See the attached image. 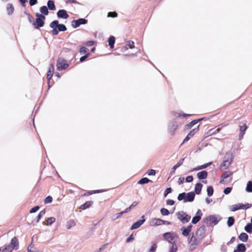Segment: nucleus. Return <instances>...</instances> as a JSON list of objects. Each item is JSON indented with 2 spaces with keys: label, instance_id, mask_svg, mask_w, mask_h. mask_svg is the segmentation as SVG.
I'll use <instances>...</instances> for the list:
<instances>
[{
  "label": "nucleus",
  "instance_id": "obj_6",
  "mask_svg": "<svg viewBox=\"0 0 252 252\" xmlns=\"http://www.w3.org/2000/svg\"><path fill=\"white\" fill-rule=\"evenodd\" d=\"M177 128L178 125L176 122L172 121L169 123L168 126V130L171 135H174L175 131Z\"/></svg>",
  "mask_w": 252,
  "mask_h": 252
},
{
  "label": "nucleus",
  "instance_id": "obj_23",
  "mask_svg": "<svg viewBox=\"0 0 252 252\" xmlns=\"http://www.w3.org/2000/svg\"><path fill=\"white\" fill-rule=\"evenodd\" d=\"M243 204L238 203L237 204H234L230 206V210L231 211H236L237 210L242 209L243 208Z\"/></svg>",
  "mask_w": 252,
  "mask_h": 252
},
{
  "label": "nucleus",
  "instance_id": "obj_48",
  "mask_svg": "<svg viewBox=\"0 0 252 252\" xmlns=\"http://www.w3.org/2000/svg\"><path fill=\"white\" fill-rule=\"evenodd\" d=\"M172 189L170 187L167 188L164 192V196L166 197L169 193L172 192Z\"/></svg>",
  "mask_w": 252,
  "mask_h": 252
},
{
  "label": "nucleus",
  "instance_id": "obj_38",
  "mask_svg": "<svg viewBox=\"0 0 252 252\" xmlns=\"http://www.w3.org/2000/svg\"><path fill=\"white\" fill-rule=\"evenodd\" d=\"M55 220L56 219L54 217H50L47 219L46 223L44 224L47 225H50L53 223Z\"/></svg>",
  "mask_w": 252,
  "mask_h": 252
},
{
  "label": "nucleus",
  "instance_id": "obj_35",
  "mask_svg": "<svg viewBox=\"0 0 252 252\" xmlns=\"http://www.w3.org/2000/svg\"><path fill=\"white\" fill-rule=\"evenodd\" d=\"M150 182H151V181L149 180L148 178H143L138 181V184L140 185H143L145 184H147Z\"/></svg>",
  "mask_w": 252,
  "mask_h": 252
},
{
  "label": "nucleus",
  "instance_id": "obj_44",
  "mask_svg": "<svg viewBox=\"0 0 252 252\" xmlns=\"http://www.w3.org/2000/svg\"><path fill=\"white\" fill-rule=\"evenodd\" d=\"M103 191H104V190H102V189L94 190H92L91 191L87 192L85 194V195L92 194L96 193H100V192H102Z\"/></svg>",
  "mask_w": 252,
  "mask_h": 252
},
{
  "label": "nucleus",
  "instance_id": "obj_61",
  "mask_svg": "<svg viewBox=\"0 0 252 252\" xmlns=\"http://www.w3.org/2000/svg\"><path fill=\"white\" fill-rule=\"evenodd\" d=\"M212 164V162H210L205 164H204L203 165H202V169H205L208 167L209 166L211 165Z\"/></svg>",
  "mask_w": 252,
  "mask_h": 252
},
{
  "label": "nucleus",
  "instance_id": "obj_63",
  "mask_svg": "<svg viewBox=\"0 0 252 252\" xmlns=\"http://www.w3.org/2000/svg\"><path fill=\"white\" fill-rule=\"evenodd\" d=\"M94 41H89L85 43V45L87 46H92L94 44Z\"/></svg>",
  "mask_w": 252,
  "mask_h": 252
},
{
  "label": "nucleus",
  "instance_id": "obj_56",
  "mask_svg": "<svg viewBox=\"0 0 252 252\" xmlns=\"http://www.w3.org/2000/svg\"><path fill=\"white\" fill-rule=\"evenodd\" d=\"M156 170L154 169L149 170L147 172L148 175L149 176L155 175L156 174Z\"/></svg>",
  "mask_w": 252,
  "mask_h": 252
},
{
  "label": "nucleus",
  "instance_id": "obj_62",
  "mask_svg": "<svg viewBox=\"0 0 252 252\" xmlns=\"http://www.w3.org/2000/svg\"><path fill=\"white\" fill-rule=\"evenodd\" d=\"M220 250L222 252H226L227 251V247L225 245H223L221 247Z\"/></svg>",
  "mask_w": 252,
  "mask_h": 252
},
{
  "label": "nucleus",
  "instance_id": "obj_57",
  "mask_svg": "<svg viewBox=\"0 0 252 252\" xmlns=\"http://www.w3.org/2000/svg\"><path fill=\"white\" fill-rule=\"evenodd\" d=\"M53 30L51 31V32L53 35H57L59 33V31L57 28H52Z\"/></svg>",
  "mask_w": 252,
  "mask_h": 252
},
{
  "label": "nucleus",
  "instance_id": "obj_1",
  "mask_svg": "<svg viewBox=\"0 0 252 252\" xmlns=\"http://www.w3.org/2000/svg\"><path fill=\"white\" fill-rule=\"evenodd\" d=\"M224 160L220 166L221 170L226 169L232 163L233 161V155L230 153H227L225 154Z\"/></svg>",
  "mask_w": 252,
  "mask_h": 252
},
{
  "label": "nucleus",
  "instance_id": "obj_8",
  "mask_svg": "<svg viewBox=\"0 0 252 252\" xmlns=\"http://www.w3.org/2000/svg\"><path fill=\"white\" fill-rule=\"evenodd\" d=\"M87 23V20L83 19V18H80L78 20H74L72 21L71 22V26L74 28H76L78 27H79L81 25H84Z\"/></svg>",
  "mask_w": 252,
  "mask_h": 252
},
{
  "label": "nucleus",
  "instance_id": "obj_51",
  "mask_svg": "<svg viewBox=\"0 0 252 252\" xmlns=\"http://www.w3.org/2000/svg\"><path fill=\"white\" fill-rule=\"evenodd\" d=\"M157 245L156 244H154L151 246L148 252H155L156 251Z\"/></svg>",
  "mask_w": 252,
  "mask_h": 252
},
{
  "label": "nucleus",
  "instance_id": "obj_29",
  "mask_svg": "<svg viewBox=\"0 0 252 252\" xmlns=\"http://www.w3.org/2000/svg\"><path fill=\"white\" fill-rule=\"evenodd\" d=\"M48 9L51 10H54L56 9V6L53 1L49 0L47 2Z\"/></svg>",
  "mask_w": 252,
  "mask_h": 252
},
{
  "label": "nucleus",
  "instance_id": "obj_7",
  "mask_svg": "<svg viewBox=\"0 0 252 252\" xmlns=\"http://www.w3.org/2000/svg\"><path fill=\"white\" fill-rule=\"evenodd\" d=\"M176 236V234L173 232H166L163 234L164 239L170 243H173Z\"/></svg>",
  "mask_w": 252,
  "mask_h": 252
},
{
  "label": "nucleus",
  "instance_id": "obj_13",
  "mask_svg": "<svg viewBox=\"0 0 252 252\" xmlns=\"http://www.w3.org/2000/svg\"><path fill=\"white\" fill-rule=\"evenodd\" d=\"M195 195V193L193 191H190L186 193V196L185 198L184 203L192 202L194 199Z\"/></svg>",
  "mask_w": 252,
  "mask_h": 252
},
{
  "label": "nucleus",
  "instance_id": "obj_50",
  "mask_svg": "<svg viewBox=\"0 0 252 252\" xmlns=\"http://www.w3.org/2000/svg\"><path fill=\"white\" fill-rule=\"evenodd\" d=\"M52 200H53V198L51 196H48L45 199L44 203L46 204L50 203L52 202Z\"/></svg>",
  "mask_w": 252,
  "mask_h": 252
},
{
  "label": "nucleus",
  "instance_id": "obj_18",
  "mask_svg": "<svg viewBox=\"0 0 252 252\" xmlns=\"http://www.w3.org/2000/svg\"><path fill=\"white\" fill-rule=\"evenodd\" d=\"M192 225L190 224L187 227H182L181 230L182 231V235L184 236H187L189 235L191 230Z\"/></svg>",
  "mask_w": 252,
  "mask_h": 252
},
{
  "label": "nucleus",
  "instance_id": "obj_16",
  "mask_svg": "<svg viewBox=\"0 0 252 252\" xmlns=\"http://www.w3.org/2000/svg\"><path fill=\"white\" fill-rule=\"evenodd\" d=\"M206 227L205 225H202L197 230L196 232V236L202 239L205 233Z\"/></svg>",
  "mask_w": 252,
  "mask_h": 252
},
{
  "label": "nucleus",
  "instance_id": "obj_52",
  "mask_svg": "<svg viewBox=\"0 0 252 252\" xmlns=\"http://www.w3.org/2000/svg\"><path fill=\"white\" fill-rule=\"evenodd\" d=\"M177 247L175 244H173L172 247L170 249L169 252H176Z\"/></svg>",
  "mask_w": 252,
  "mask_h": 252
},
{
  "label": "nucleus",
  "instance_id": "obj_49",
  "mask_svg": "<svg viewBox=\"0 0 252 252\" xmlns=\"http://www.w3.org/2000/svg\"><path fill=\"white\" fill-rule=\"evenodd\" d=\"M90 55H91V54L90 53H88L86 55L81 57L80 58V62L81 63L84 62L86 60V59L87 58H88Z\"/></svg>",
  "mask_w": 252,
  "mask_h": 252
},
{
  "label": "nucleus",
  "instance_id": "obj_43",
  "mask_svg": "<svg viewBox=\"0 0 252 252\" xmlns=\"http://www.w3.org/2000/svg\"><path fill=\"white\" fill-rule=\"evenodd\" d=\"M160 213L163 216H168L170 214L169 211L164 208L160 209Z\"/></svg>",
  "mask_w": 252,
  "mask_h": 252
},
{
  "label": "nucleus",
  "instance_id": "obj_42",
  "mask_svg": "<svg viewBox=\"0 0 252 252\" xmlns=\"http://www.w3.org/2000/svg\"><path fill=\"white\" fill-rule=\"evenodd\" d=\"M247 128V126L246 124H243V126H241L240 127V131L241 132V134H242V136H243L245 131Z\"/></svg>",
  "mask_w": 252,
  "mask_h": 252
},
{
  "label": "nucleus",
  "instance_id": "obj_46",
  "mask_svg": "<svg viewBox=\"0 0 252 252\" xmlns=\"http://www.w3.org/2000/svg\"><path fill=\"white\" fill-rule=\"evenodd\" d=\"M134 42L131 40H129V41H127L126 44V45L127 46H128L130 49L134 48Z\"/></svg>",
  "mask_w": 252,
  "mask_h": 252
},
{
  "label": "nucleus",
  "instance_id": "obj_45",
  "mask_svg": "<svg viewBox=\"0 0 252 252\" xmlns=\"http://www.w3.org/2000/svg\"><path fill=\"white\" fill-rule=\"evenodd\" d=\"M89 51V50L87 48L85 47H82L80 48L79 52L81 54H83L85 53H88V52Z\"/></svg>",
  "mask_w": 252,
  "mask_h": 252
},
{
  "label": "nucleus",
  "instance_id": "obj_20",
  "mask_svg": "<svg viewBox=\"0 0 252 252\" xmlns=\"http://www.w3.org/2000/svg\"><path fill=\"white\" fill-rule=\"evenodd\" d=\"M208 172L205 170H203L197 173V177L199 180H204L207 178Z\"/></svg>",
  "mask_w": 252,
  "mask_h": 252
},
{
  "label": "nucleus",
  "instance_id": "obj_47",
  "mask_svg": "<svg viewBox=\"0 0 252 252\" xmlns=\"http://www.w3.org/2000/svg\"><path fill=\"white\" fill-rule=\"evenodd\" d=\"M75 222L73 220H70L68 222V224H67V226H66L67 229H70V228L72 226H75Z\"/></svg>",
  "mask_w": 252,
  "mask_h": 252
},
{
  "label": "nucleus",
  "instance_id": "obj_21",
  "mask_svg": "<svg viewBox=\"0 0 252 252\" xmlns=\"http://www.w3.org/2000/svg\"><path fill=\"white\" fill-rule=\"evenodd\" d=\"M162 220L160 219H153L151 221L152 226H158L162 224Z\"/></svg>",
  "mask_w": 252,
  "mask_h": 252
},
{
  "label": "nucleus",
  "instance_id": "obj_60",
  "mask_svg": "<svg viewBox=\"0 0 252 252\" xmlns=\"http://www.w3.org/2000/svg\"><path fill=\"white\" fill-rule=\"evenodd\" d=\"M184 180H185L184 177H180L178 179V181L179 185H181L182 184H183L184 182Z\"/></svg>",
  "mask_w": 252,
  "mask_h": 252
},
{
  "label": "nucleus",
  "instance_id": "obj_5",
  "mask_svg": "<svg viewBox=\"0 0 252 252\" xmlns=\"http://www.w3.org/2000/svg\"><path fill=\"white\" fill-rule=\"evenodd\" d=\"M68 66V64L66 63V61L59 59L57 63V68L59 71H61L66 69Z\"/></svg>",
  "mask_w": 252,
  "mask_h": 252
},
{
  "label": "nucleus",
  "instance_id": "obj_32",
  "mask_svg": "<svg viewBox=\"0 0 252 252\" xmlns=\"http://www.w3.org/2000/svg\"><path fill=\"white\" fill-rule=\"evenodd\" d=\"M237 250L241 252H245L246 251V246L244 244H239L237 245Z\"/></svg>",
  "mask_w": 252,
  "mask_h": 252
},
{
  "label": "nucleus",
  "instance_id": "obj_34",
  "mask_svg": "<svg viewBox=\"0 0 252 252\" xmlns=\"http://www.w3.org/2000/svg\"><path fill=\"white\" fill-rule=\"evenodd\" d=\"M245 230L249 233H251L252 232V223H248L245 226Z\"/></svg>",
  "mask_w": 252,
  "mask_h": 252
},
{
  "label": "nucleus",
  "instance_id": "obj_55",
  "mask_svg": "<svg viewBox=\"0 0 252 252\" xmlns=\"http://www.w3.org/2000/svg\"><path fill=\"white\" fill-rule=\"evenodd\" d=\"M117 13L116 12H109L108 13V17H116L117 16Z\"/></svg>",
  "mask_w": 252,
  "mask_h": 252
},
{
  "label": "nucleus",
  "instance_id": "obj_37",
  "mask_svg": "<svg viewBox=\"0 0 252 252\" xmlns=\"http://www.w3.org/2000/svg\"><path fill=\"white\" fill-rule=\"evenodd\" d=\"M207 195L209 196H211L213 195L214 193V189L212 186H208L207 188Z\"/></svg>",
  "mask_w": 252,
  "mask_h": 252
},
{
  "label": "nucleus",
  "instance_id": "obj_54",
  "mask_svg": "<svg viewBox=\"0 0 252 252\" xmlns=\"http://www.w3.org/2000/svg\"><path fill=\"white\" fill-rule=\"evenodd\" d=\"M232 190V188L230 187H227L223 190V193L225 194H228L230 193Z\"/></svg>",
  "mask_w": 252,
  "mask_h": 252
},
{
  "label": "nucleus",
  "instance_id": "obj_31",
  "mask_svg": "<svg viewBox=\"0 0 252 252\" xmlns=\"http://www.w3.org/2000/svg\"><path fill=\"white\" fill-rule=\"evenodd\" d=\"M235 222V219L233 217H229L228 218V220L227 221V225L228 227L232 226Z\"/></svg>",
  "mask_w": 252,
  "mask_h": 252
},
{
  "label": "nucleus",
  "instance_id": "obj_59",
  "mask_svg": "<svg viewBox=\"0 0 252 252\" xmlns=\"http://www.w3.org/2000/svg\"><path fill=\"white\" fill-rule=\"evenodd\" d=\"M193 180V178L192 176H189L186 178V181L187 182H191Z\"/></svg>",
  "mask_w": 252,
  "mask_h": 252
},
{
  "label": "nucleus",
  "instance_id": "obj_24",
  "mask_svg": "<svg viewBox=\"0 0 252 252\" xmlns=\"http://www.w3.org/2000/svg\"><path fill=\"white\" fill-rule=\"evenodd\" d=\"M201 120H202V119H199L197 120H195L192 121L191 122L189 123L188 124L186 125V128L188 129H190L194 125H195L197 123L200 122Z\"/></svg>",
  "mask_w": 252,
  "mask_h": 252
},
{
  "label": "nucleus",
  "instance_id": "obj_9",
  "mask_svg": "<svg viewBox=\"0 0 252 252\" xmlns=\"http://www.w3.org/2000/svg\"><path fill=\"white\" fill-rule=\"evenodd\" d=\"M199 130V126H198L197 127L194 128L192 130H191L187 135V136L185 137L184 139L183 143H182L181 145H183L184 143H186L188 142L192 137L193 136V135L197 133Z\"/></svg>",
  "mask_w": 252,
  "mask_h": 252
},
{
  "label": "nucleus",
  "instance_id": "obj_28",
  "mask_svg": "<svg viewBox=\"0 0 252 252\" xmlns=\"http://www.w3.org/2000/svg\"><path fill=\"white\" fill-rule=\"evenodd\" d=\"M115 42V38L114 36H110L108 39L109 45L111 49H113L114 47Z\"/></svg>",
  "mask_w": 252,
  "mask_h": 252
},
{
  "label": "nucleus",
  "instance_id": "obj_39",
  "mask_svg": "<svg viewBox=\"0 0 252 252\" xmlns=\"http://www.w3.org/2000/svg\"><path fill=\"white\" fill-rule=\"evenodd\" d=\"M186 196V192H182L180 193L177 199L179 201H182L183 200V202L184 203L185 198Z\"/></svg>",
  "mask_w": 252,
  "mask_h": 252
},
{
  "label": "nucleus",
  "instance_id": "obj_11",
  "mask_svg": "<svg viewBox=\"0 0 252 252\" xmlns=\"http://www.w3.org/2000/svg\"><path fill=\"white\" fill-rule=\"evenodd\" d=\"M203 214L200 209H198L196 213L195 216L193 217L192 219V223L193 224H196L201 220Z\"/></svg>",
  "mask_w": 252,
  "mask_h": 252
},
{
  "label": "nucleus",
  "instance_id": "obj_12",
  "mask_svg": "<svg viewBox=\"0 0 252 252\" xmlns=\"http://www.w3.org/2000/svg\"><path fill=\"white\" fill-rule=\"evenodd\" d=\"M144 218V216H142L141 219L134 223L130 228L131 230H134L139 228L145 222V219Z\"/></svg>",
  "mask_w": 252,
  "mask_h": 252
},
{
  "label": "nucleus",
  "instance_id": "obj_64",
  "mask_svg": "<svg viewBox=\"0 0 252 252\" xmlns=\"http://www.w3.org/2000/svg\"><path fill=\"white\" fill-rule=\"evenodd\" d=\"M134 239V238L133 237V235H131L130 236H129L127 239H126V242L127 243H129L130 242H131Z\"/></svg>",
  "mask_w": 252,
  "mask_h": 252
},
{
  "label": "nucleus",
  "instance_id": "obj_10",
  "mask_svg": "<svg viewBox=\"0 0 252 252\" xmlns=\"http://www.w3.org/2000/svg\"><path fill=\"white\" fill-rule=\"evenodd\" d=\"M45 20V18L43 19L41 18H36L35 22H33V25L34 26V28L35 29H38L41 27H42L44 24V21Z\"/></svg>",
  "mask_w": 252,
  "mask_h": 252
},
{
  "label": "nucleus",
  "instance_id": "obj_4",
  "mask_svg": "<svg viewBox=\"0 0 252 252\" xmlns=\"http://www.w3.org/2000/svg\"><path fill=\"white\" fill-rule=\"evenodd\" d=\"M50 28H57L59 32H64L67 29L65 26L62 24H59L58 21L55 20L50 24Z\"/></svg>",
  "mask_w": 252,
  "mask_h": 252
},
{
  "label": "nucleus",
  "instance_id": "obj_40",
  "mask_svg": "<svg viewBox=\"0 0 252 252\" xmlns=\"http://www.w3.org/2000/svg\"><path fill=\"white\" fill-rule=\"evenodd\" d=\"M201 240V239H200L197 236L196 237L194 236V239L192 240L191 244H193V245L197 246L199 244V243L200 242Z\"/></svg>",
  "mask_w": 252,
  "mask_h": 252
},
{
  "label": "nucleus",
  "instance_id": "obj_19",
  "mask_svg": "<svg viewBox=\"0 0 252 252\" xmlns=\"http://www.w3.org/2000/svg\"><path fill=\"white\" fill-rule=\"evenodd\" d=\"M54 72V68L53 64H51L49 67V69L48 70L47 78L48 81L49 82L50 79L53 76V73Z\"/></svg>",
  "mask_w": 252,
  "mask_h": 252
},
{
  "label": "nucleus",
  "instance_id": "obj_25",
  "mask_svg": "<svg viewBox=\"0 0 252 252\" xmlns=\"http://www.w3.org/2000/svg\"><path fill=\"white\" fill-rule=\"evenodd\" d=\"M239 239L243 242H246L248 240V235L246 233H241L238 236Z\"/></svg>",
  "mask_w": 252,
  "mask_h": 252
},
{
  "label": "nucleus",
  "instance_id": "obj_14",
  "mask_svg": "<svg viewBox=\"0 0 252 252\" xmlns=\"http://www.w3.org/2000/svg\"><path fill=\"white\" fill-rule=\"evenodd\" d=\"M207 221H210V224L216 225L220 219H218L217 217L215 215H210L206 218Z\"/></svg>",
  "mask_w": 252,
  "mask_h": 252
},
{
  "label": "nucleus",
  "instance_id": "obj_33",
  "mask_svg": "<svg viewBox=\"0 0 252 252\" xmlns=\"http://www.w3.org/2000/svg\"><path fill=\"white\" fill-rule=\"evenodd\" d=\"M40 12L44 15H47L49 13L48 9L46 6H42L40 8Z\"/></svg>",
  "mask_w": 252,
  "mask_h": 252
},
{
  "label": "nucleus",
  "instance_id": "obj_36",
  "mask_svg": "<svg viewBox=\"0 0 252 252\" xmlns=\"http://www.w3.org/2000/svg\"><path fill=\"white\" fill-rule=\"evenodd\" d=\"M246 190L248 192H252V181H249L248 182Z\"/></svg>",
  "mask_w": 252,
  "mask_h": 252
},
{
  "label": "nucleus",
  "instance_id": "obj_41",
  "mask_svg": "<svg viewBox=\"0 0 252 252\" xmlns=\"http://www.w3.org/2000/svg\"><path fill=\"white\" fill-rule=\"evenodd\" d=\"M45 210L44 209L40 212L39 214L36 217V222H38L40 219L45 215Z\"/></svg>",
  "mask_w": 252,
  "mask_h": 252
},
{
  "label": "nucleus",
  "instance_id": "obj_17",
  "mask_svg": "<svg viewBox=\"0 0 252 252\" xmlns=\"http://www.w3.org/2000/svg\"><path fill=\"white\" fill-rule=\"evenodd\" d=\"M233 174V172L231 171H226L224 173H223L221 176V180L220 181V184H224L225 181L224 180L228 177H230L231 175Z\"/></svg>",
  "mask_w": 252,
  "mask_h": 252
},
{
  "label": "nucleus",
  "instance_id": "obj_53",
  "mask_svg": "<svg viewBox=\"0 0 252 252\" xmlns=\"http://www.w3.org/2000/svg\"><path fill=\"white\" fill-rule=\"evenodd\" d=\"M39 209V207L38 206H36L32 208L30 211V213H33L37 212Z\"/></svg>",
  "mask_w": 252,
  "mask_h": 252
},
{
  "label": "nucleus",
  "instance_id": "obj_58",
  "mask_svg": "<svg viewBox=\"0 0 252 252\" xmlns=\"http://www.w3.org/2000/svg\"><path fill=\"white\" fill-rule=\"evenodd\" d=\"M175 204V201L171 199H168L166 200V204L168 205H173Z\"/></svg>",
  "mask_w": 252,
  "mask_h": 252
},
{
  "label": "nucleus",
  "instance_id": "obj_15",
  "mask_svg": "<svg viewBox=\"0 0 252 252\" xmlns=\"http://www.w3.org/2000/svg\"><path fill=\"white\" fill-rule=\"evenodd\" d=\"M57 17L58 18L67 19L69 17V15L67 14L66 11L64 9L59 10L57 13Z\"/></svg>",
  "mask_w": 252,
  "mask_h": 252
},
{
  "label": "nucleus",
  "instance_id": "obj_27",
  "mask_svg": "<svg viewBox=\"0 0 252 252\" xmlns=\"http://www.w3.org/2000/svg\"><path fill=\"white\" fill-rule=\"evenodd\" d=\"M14 10V8L12 4L8 3L7 5L6 11H7V14L9 15H11L13 13Z\"/></svg>",
  "mask_w": 252,
  "mask_h": 252
},
{
  "label": "nucleus",
  "instance_id": "obj_26",
  "mask_svg": "<svg viewBox=\"0 0 252 252\" xmlns=\"http://www.w3.org/2000/svg\"><path fill=\"white\" fill-rule=\"evenodd\" d=\"M93 202L92 201H87L84 204H82L80 206V208L82 210H85L92 205Z\"/></svg>",
  "mask_w": 252,
  "mask_h": 252
},
{
  "label": "nucleus",
  "instance_id": "obj_22",
  "mask_svg": "<svg viewBox=\"0 0 252 252\" xmlns=\"http://www.w3.org/2000/svg\"><path fill=\"white\" fill-rule=\"evenodd\" d=\"M203 185L200 183H197L194 188L195 194H200L201 192L202 188Z\"/></svg>",
  "mask_w": 252,
  "mask_h": 252
},
{
  "label": "nucleus",
  "instance_id": "obj_3",
  "mask_svg": "<svg viewBox=\"0 0 252 252\" xmlns=\"http://www.w3.org/2000/svg\"><path fill=\"white\" fill-rule=\"evenodd\" d=\"M176 215L178 219L180 220L183 223L188 222L191 219L190 216L183 211L177 212Z\"/></svg>",
  "mask_w": 252,
  "mask_h": 252
},
{
  "label": "nucleus",
  "instance_id": "obj_2",
  "mask_svg": "<svg viewBox=\"0 0 252 252\" xmlns=\"http://www.w3.org/2000/svg\"><path fill=\"white\" fill-rule=\"evenodd\" d=\"M19 242L16 237H13L11 240L10 245H7L3 249L2 252H11L14 249L16 250L18 248Z\"/></svg>",
  "mask_w": 252,
  "mask_h": 252
},
{
  "label": "nucleus",
  "instance_id": "obj_30",
  "mask_svg": "<svg viewBox=\"0 0 252 252\" xmlns=\"http://www.w3.org/2000/svg\"><path fill=\"white\" fill-rule=\"evenodd\" d=\"M184 160V158H181L178 163L175 164L172 168V172H174L177 168H178L180 166H181Z\"/></svg>",
  "mask_w": 252,
  "mask_h": 252
}]
</instances>
